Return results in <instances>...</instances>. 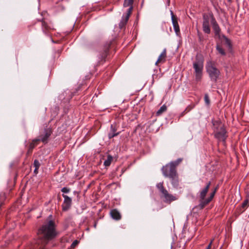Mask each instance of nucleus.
<instances>
[{"instance_id":"nucleus-13","label":"nucleus","mask_w":249,"mask_h":249,"mask_svg":"<svg viewBox=\"0 0 249 249\" xmlns=\"http://www.w3.org/2000/svg\"><path fill=\"white\" fill-rule=\"evenodd\" d=\"M170 12L174 29L176 34H178V33H179L180 31L179 27L178 24V18L176 15L174 14L173 12L172 11H170Z\"/></svg>"},{"instance_id":"nucleus-38","label":"nucleus","mask_w":249,"mask_h":249,"mask_svg":"<svg viewBox=\"0 0 249 249\" xmlns=\"http://www.w3.org/2000/svg\"><path fill=\"white\" fill-rule=\"evenodd\" d=\"M231 0H229V1H230Z\"/></svg>"},{"instance_id":"nucleus-15","label":"nucleus","mask_w":249,"mask_h":249,"mask_svg":"<svg viewBox=\"0 0 249 249\" xmlns=\"http://www.w3.org/2000/svg\"><path fill=\"white\" fill-rule=\"evenodd\" d=\"M166 49H164L162 52L161 53V54L159 56V58L156 61L155 64L156 65H158V64L159 63H164L166 61Z\"/></svg>"},{"instance_id":"nucleus-26","label":"nucleus","mask_w":249,"mask_h":249,"mask_svg":"<svg viewBox=\"0 0 249 249\" xmlns=\"http://www.w3.org/2000/svg\"><path fill=\"white\" fill-rule=\"evenodd\" d=\"M42 27L44 32L51 29V28L48 25L47 23L44 20L42 21Z\"/></svg>"},{"instance_id":"nucleus-34","label":"nucleus","mask_w":249,"mask_h":249,"mask_svg":"<svg viewBox=\"0 0 249 249\" xmlns=\"http://www.w3.org/2000/svg\"><path fill=\"white\" fill-rule=\"evenodd\" d=\"M212 242H213V241H211V242L210 243V244H209V245L208 246L207 248L206 249H211Z\"/></svg>"},{"instance_id":"nucleus-12","label":"nucleus","mask_w":249,"mask_h":249,"mask_svg":"<svg viewBox=\"0 0 249 249\" xmlns=\"http://www.w3.org/2000/svg\"><path fill=\"white\" fill-rule=\"evenodd\" d=\"M118 127V126L116 123L111 124L110 131L108 134V137L109 139H111L119 135L120 132H117Z\"/></svg>"},{"instance_id":"nucleus-11","label":"nucleus","mask_w":249,"mask_h":249,"mask_svg":"<svg viewBox=\"0 0 249 249\" xmlns=\"http://www.w3.org/2000/svg\"><path fill=\"white\" fill-rule=\"evenodd\" d=\"M112 41H110L108 42H107L104 46L103 48V51L100 54L99 59L101 61L104 60L105 61V58L107 56L109 48L110 47V46L111 45Z\"/></svg>"},{"instance_id":"nucleus-37","label":"nucleus","mask_w":249,"mask_h":249,"mask_svg":"<svg viewBox=\"0 0 249 249\" xmlns=\"http://www.w3.org/2000/svg\"><path fill=\"white\" fill-rule=\"evenodd\" d=\"M131 1H133V2H134V0H131Z\"/></svg>"},{"instance_id":"nucleus-29","label":"nucleus","mask_w":249,"mask_h":249,"mask_svg":"<svg viewBox=\"0 0 249 249\" xmlns=\"http://www.w3.org/2000/svg\"><path fill=\"white\" fill-rule=\"evenodd\" d=\"M34 166L35 168L39 169L40 164L37 160H35L34 161Z\"/></svg>"},{"instance_id":"nucleus-33","label":"nucleus","mask_w":249,"mask_h":249,"mask_svg":"<svg viewBox=\"0 0 249 249\" xmlns=\"http://www.w3.org/2000/svg\"><path fill=\"white\" fill-rule=\"evenodd\" d=\"M187 113L186 111L184 110L180 115L179 117H183Z\"/></svg>"},{"instance_id":"nucleus-3","label":"nucleus","mask_w":249,"mask_h":249,"mask_svg":"<svg viewBox=\"0 0 249 249\" xmlns=\"http://www.w3.org/2000/svg\"><path fill=\"white\" fill-rule=\"evenodd\" d=\"M212 124L214 137L219 141L225 143L228 135L225 125L220 120H213Z\"/></svg>"},{"instance_id":"nucleus-6","label":"nucleus","mask_w":249,"mask_h":249,"mask_svg":"<svg viewBox=\"0 0 249 249\" xmlns=\"http://www.w3.org/2000/svg\"><path fill=\"white\" fill-rule=\"evenodd\" d=\"M156 187L160 193L161 194V197H163L165 199V202L170 203L171 201H174L176 199V197L173 196L172 194H169L168 191L164 188L163 181L157 183Z\"/></svg>"},{"instance_id":"nucleus-10","label":"nucleus","mask_w":249,"mask_h":249,"mask_svg":"<svg viewBox=\"0 0 249 249\" xmlns=\"http://www.w3.org/2000/svg\"><path fill=\"white\" fill-rule=\"evenodd\" d=\"M62 196L64 198L63 203L62 205V209L63 211H68L71 207L72 204V199L68 196L62 194Z\"/></svg>"},{"instance_id":"nucleus-16","label":"nucleus","mask_w":249,"mask_h":249,"mask_svg":"<svg viewBox=\"0 0 249 249\" xmlns=\"http://www.w3.org/2000/svg\"><path fill=\"white\" fill-rule=\"evenodd\" d=\"M130 10V9L129 10ZM130 17V11H129L128 13H126V15L125 17L123 16L122 17V19L121 21H120L119 23V27L121 29L123 28L126 25V23L127 22L128 19Z\"/></svg>"},{"instance_id":"nucleus-17","label":"nucleus","mask_w":249,"mask_h":249,"mask_svg":"<svg viewBox=\"0 0 249 249\" xmlns=\"http://www.w3.org/2000/svg\"><path fill=\"white\" fill-rule=\"evenodd\" d=\"M111 217L116 220H119L121 219V215L119 212L116 209L111 210L110 212Z\"/></svg>"},{"instance_id":"nucleus-36","label":"nucleus","mask_w":249,"mask_h":249,"mask_svg":"<svg viewBox=\"0 0 249 249\" xmlns=\"http://www.w3.org/2000/svg\"><path fill=\"white\" fill-rule=\"evenodd\" d=\"M52 215H50L48 217V218H52Z\"/></svg>"},{"instance_id":"nucleus-22","label":"nucleus","mask_w":249,"mask_h":249,"mask_svg":"<svg viewBox=\"0 0 249 249\" xmlns=\"http://www.w3.org/2000/svg\"><path fill=\"white\" fill-rule=\"evenodd\" d=\"M167 107L165 105H163L156 112V115L157 116H160V115L162 113L166 111L167 110Z\"/></svg>"},{"instance_id":"nucleus-7","label":"nucleus","mask_w":249,"mask_h":249,"mask_svg":"<svg viewBox=\"0 0 249 249\" xmlns=\"http://www.w3.org/2000/svg\"><path fill=\"white\" fill-rule=\"evenodd\" d=\"M211 184V182L209 181L208 182H207L206 184V186L204 188H203L199 192V204L198 206V207L200 209H203L206 205H207L208 204H206V201L207 200V198H205L207 194L208 193V192L209 191V189L210 188V185Z\"/></svg>"},{"instance_id":"nucleus-23","label":"nucleus","mask_w":249,"mask_h":249,"mask_svg":"<svg viewBox=\"0 0 249 249\" xmlns=\"http://www.w3.org/2000/svg\"><path fill=\"white\" fill-rule=\"evenodd\" d=\"M202 30L205 33L210 34L211 33L210 25H202Z\"/></svg>"},{"instance_id":"nucleus-2","label":"nucleus","mask_w":249,"mask_h":249,"mask_svg":"<svg viewBox=\"0 0 249 249\" xmlns=\"http://www.w3.org/2000/svg\"><path fill=\"white\" fill-rule=\"evenodd\" d=\"M182 160V159L178 158L176 160L172 161L163 166L161 169L163 175L170 179L172 186L175 188H178L179 184V178L177 167Z\"/></svg>"},{"instance_id":"nucleus-31","label":"nucleus","mask_w":249,"mask_h":249,"mask_svg":"<svg viewBox=\"0 0 249 249\" xmlns=\"http://www.w3.org/2000/svg\"><path fill=\"white\" fill-rule=\"evenodd\" d=\"M79 241L77 240H74L71 245V248L73 249L78 244Z\"/></svg>"},{"instance_id":"nucleus-4","label":"nucleus","mask_w":249,"mask_h":249,"mask_svg":"<svg viewBox=\"0 0 249 249\" xmlns=\"http://www.w3.org/2000/svg\"><path fill=\"white\" fill-rule=\"evenodd\" d=\"M206 69L211 81L216 82L220 74L219 70L215 66V63L212 61L207 62Z\"/></svg>"},{"instance_id":"nucleus-19","label":"nucleus","mask_w":249,"mask_h":249,"mask_svg":"<svg viewBox=\"0 0 249 249\" xmlns=\"http://www.w3.org/2000/svg\"><path fill=\"white\" fill-rule=\"evenodd\" d=\"M218 189V185H217L210 193V196L207 198V200L205 202L206 204H209L212 200Z\"/></svg>"},{"instance_id":"nucleus-24","label":"nucleus","mask_w":249,"mask_h":249,"mask_svg":"<svg viewBox=\"0 0 249 249\" xmlns=\"http://www.w3.org/2000/svg\"><path fill=\"white\" fill-rule=\"evenodd\" d=\"M216 49L222 55H226V53L224 50L219 44L216 45Z\"/></svg>"},{"instance_id":"nucleus-30","label":"nucleus","mask_w":249,"mask_h":249,"mask_svg":"<svg viewBox=\"0 0 249 249\" xmlns=\"http://www.w3.org/2000/svg\"><path fill=\"white\" fill-rule=\"evenodd\" d=\"M70 191L71 189L67 187H63L61 189V191L63 193H68Z\"/></svg>"},{"instance_id":"nucleus-18","label":"nucleus","mask_w":249,"mask_h":249,"mask_svg":"<svg viewBox=\"0 0 249 249\" xmlns=\"http://www.w3.org/2000/svg\"><path fill=\"white\" fill-rule=\"evenodd\" d=\"M133 1H131V0H124L123 4V6L124 7H128V9L127 10L126 13H129V11L130 10V15L131 14L132 10H133Z\"/></svg>"},{"instance_id":"nucleus-28","label":"nucleus","mask_w":249,"mask_h":249,"mask_svg":"<svg viewBox=\"0 0 249 249\" xmlns=\"http://www.w3.org/2000/svg\"><path fill=\"white\" fill-rule=\"evenodd\" d=\"M249 204V201L248 199L245 200L242 204V207L244 209H246Z\"/></svg>"},{"instance_id":"nucleus-20","label":"nucleus","mask_w":249,"mask_h":249,"mask_svg":"<svg viewBox=\"0 0 249 249\" xmlns=\"http://www.w3.org/2000/svg\"><path fill=\"white\" fill-rule=\"evenodd\" d=\"M211 14L207 15L204 14L203 15V23L202 25H210V22L211 21Z\"/></svg>"},{"instance_id":"nucleus-35","label":"nucleus","mask_w":249,"mask_h":249,"mask_svg":"<svg viewBox=\"0 0 249 249\" xmlns=\"http://www.w3.org/2000/svg\"><path fill=\"white\" fill-rule=\"evenodd\" d=\"M38 168H36H36H35V170H34V173H35V174H37L38 173Z\"/></svg>"},{"instance_id":"nucleus-14","label":"nucleus","mask_w":249,"mask_h":249,"mask_svg":"<svg viewBox=\"0 0 249 249\" xmlns=\"http://www.w3.org/2000/svg\"><path fill=\"white\" fill-rule=\"evenodd\" d=\"M39 142L37 138L33 139L32 142L29 143L26 155L28 156L31 155L34 148L38 144Z\"/></svg>"},{"instance_id":"nucleus-8","label":"nucleus","mask_w":249,"mask_h":249,"mask_svg":"<svg viewBox=\"0 0 249 249\" xmlns=\"http://www.w3.org/2000/svg\"><path fill=\"white\" fill-rule=\"evenodd\" d=\"M53 133L52 129L46 126L40 132L39 136L37 138L39 142H41L44 144L48 143L50 137Z\"/></svg>"},{"instance_id":"nucleus-9","label":"nucleus","mask_w":249,"mask_h":249,"mask_svg":"<svg viewBox=\"0 0 249 249\" xmlns=\"http://www.w3.org/2000/svg\"><path fill=\"white\" fill-rule=\"evenodd\" d=\"M211 22L212 25V28L214 31L215 36L220 37V33L221 32V29L218 24L213 14H211Z\"/></svg>"},{"instance_id":"nucleus-5","label":"nucleus","mask_w":249,"mask_h":249,"mask_svg":"<svg viewBox=\"0 0 249 249\" xmlns=\"http://www.w3.org/2000/svg\"><path fill=\"white\" fill-rule=\"evenodd\" d=\"M203 59L199 57L198 55L196 56V61L193 63V68L195 69L196 79L199 81L202 77V71L203 68Z\"/></svg>"},{"instance_id":"nucleus-21","label":"nucleus","mask_w":249,"mask_h":249,"mask_svg":"<svg viewBox=\"0 0 249 249\" xmlns=\"http://www.w3.org/2000/svg\"><path fill=\"white\" fill-rule=\"evenodd\" d=\"M112 160H113L112 156L110 155H108L107 156V159L104 162V165L106 167L109 166L110 165L111 162L112 161Z\"/></svg>"},{"instance_id":"nucleus-32","label":"nucleus","mask_w":249,"mask_h":249,"mask_svg":"<svg viewBox=\"0 0 249 249\" xmlns=\"http://www.w3.org/2000/svg\"><path fill=\"white\" fill-rule=\"evenodd\" d=\"M195 105H191L188 106L186 109H185L187 112H189L191 110H192L194 107Z\"/></svg>"},{"instance_id":"nucleus-25","label":"nucleus","mask_w":249,"mask_h":249,"mask_svg":"<svg viewBox=\"0 0 249 249\" xmlns=\"http://www.w3.org/2000/svg\"><path fill=\"white\" fill-rule=\"evenodd\" d=\"M223 37L225 39V43L228 47L229 50L231 49H232V44L231 43V40L225 36H223Z\"/></svg>"},{"instance_id":"nucleus-27","label":"nucleus","mask_w":249,"mask_h":249,"mask_svg":"<svg viewBox=\"0 0 249 249\" xmlns=\"http://www.w3.org/2000/svg\"><path fill=\"white\" fill-rule=\"evenodd\" d=\"M204 101L205 102V104L209 106L210 104V100L209 97V95L207 93L205 94L204 95Z\"/></svg>"},{"instance_id":"nucleus-1","label":"nucleus","mask_w":249,"mask_h":249,"mask_svg":"<svg viewBox=\"0 0 249 249\" xmlns=\"http://www.w3.org/2000/svg\"><path fill=\"white\" fill-rule=\"evenodd\" d=\"M56 227V225L54 220L47 219L38 229L37 233L38 238L43 246H46L57 236Z\"/></svg>"}]
</instances>
